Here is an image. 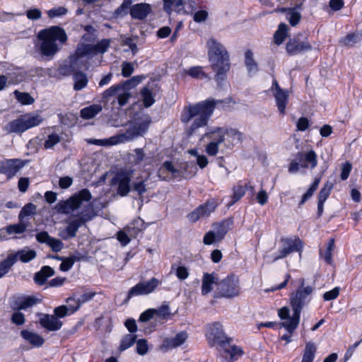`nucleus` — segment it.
<instances>
[{
    "label": "nucleus",
    "mask_w": 362,
    "mask_h": 362,
    "mask_svg": "<svg viewBox=\"0 0 362 362\" xmlns=\"http://www.w3.org/2000/svg\"><path fill=\"white\" fill-rule=\"evenodd\" d=\"M131 96V93H129V91H127V90H121V92L119 93L117 98V101L119 106L122 107L128 103Z\"/></svg>",
    "instance_id": "nucleus-61"
},
{
    "label": "nucleus",
    "mask_w": 362,
    "mask_h": 362,
    "mask_svg": "<svg viewBox=\"0 0 362 362\" xmlns=\"http://www.w3.org/2000/svg\"><path fill=\"white\" fill-rule=\"evenodd\" d=\"M81 226V223L78 221H72L69 225L59 232V236L63 240H69L76 236V233Z\"/></svg>",
    "instance_id": "nucleus-31"
},
{
    "label": "nucleus",
    "mask_w": 362,
    "mask_h": 362,
    "mask_svg": "<svg viewBox=\"0 0 362 362\" xmlns=\"http://www.w3.org/2000/svg\"><path fill=\"white\" fill-rule=\"evenodd\" d=\"M300 168L311 169L315 168L317 165V154L313 150L307 153L298 152L297 154Z\"/></svg>",
    "instance_id": "nucleus-24"
},
{
    "label": "nucleus",
    "mask_w": 362,
    "mask_h": 362,
    "mask_svg": "<svg viewBox=\"0 0 362 362\" xmlns=\"http://www.w3.org/2000/svg\"><path fill=\"white\" fill-rule=\"evenodd\" d=\"M61 141L60 136L57 134H49L44 143V147L46 149H50L53 148L56 144L59 143Z\"/></svg>",
    "instance_id": "nucleus-59"
},
{
    "label": "nucleus",
    "mask_w": 362,
    "mask_h": 362,
    "mask_svg": "<svg viewBox=\"0 0 362 362\" xmlns=\"http://www.w3.org/2000/svg\"><path fill=\"white\" fill-rule=\"evenodd\" d=\"M206 336L209 340L213 341L214 343L221 346L229 344L231 341V338L228 337L224 333L223 325L218 322L207 325Z\"/></svg>",
    "instance_id": "nucleus-12"
},
{
    "label": "nucleus",
    "mask_w": 362,
    "mask_h": 362,
    "mask_svg": "<svg viewBox=\"0 0 362 362\" xmlns=\"http://www.w3.org/2000/svg\"><path fill=\"white\" fill-rule=\"evenodd\" d=\"M206 47L211 67L216 72L215 80L220 82L230 69L229 53L223 44L213 37L207 40Z\"/></svg>",
    "instance_id": "nucleus-2"
},
{
    "label": "nucleus",
    "mask_w": 362,
    "mask_h": 362,
    "mask_svg": "<svg viewBox=\"0 0 362 362\" xmlns=\"http://www.w3.org/2000/svg\"><path fill=\"white\" fill-rule=\"evenodd\" d=\"M226 136L232 146L237 145L242 142L243 134L236 129L230 128L225 129Z\"/></svg>",
    "instance_id": "nucleus-36"
},
{
    "label": "nucleus",
    "mask_w": 362,
    "mask_h": 362,
    "mask_svg": "<svg viewBox=\"0 0 362 362\" xmlns=\"http://www.w3.org/2000/svg\"><path fill=\"white\" fill-rule=\"evenodd\" d=\"M13 93L18 101L23 105H31L34 103V99L28 93H21L18 90H15Z\"/></svg>",
    "instance_id": "nucleus-56"
},
{
    "label": "nucleus",
    "mask_w": 362,
    "mask_h": 362,
    "mask_svg": "<svg viewBox=\"0 0 362 362\" xmlns=\"http://www.w3.org/2000/svg\"><path fill=\"white\" fill-rule=\"evenodd\" d=\"M102 110V107L100 105H92L88 107H84L81 110V117L85 119L93 118Z\"/></svg>",
    "instance_id": "nucleus-33"
},
{
    "label": "nucleus",
    "mask_w": 362,
    "mask_h": 362,
    "mask_svg": "<svg viewBox=\"0 0 362 362\" xmlns=\"http://www.w3.org/2000/svg\"><path fill=\"white\" fill-rule=\"evenodd\" d=\"M361 40L358 35L355 33H349L344 37L339 40V43L344 47H351Z\"/></svg>",
    "instance_id": "nucleus-45"
},
{
    "label": "nucleus",
    "mask_w": 362,
    "mask_h": 362,
    "mask_svg": "<svg viewBox=\"0 0 362 362\" xmlns=\"http://www.w3.org/2000/svg\"><path fill=\"white\" fill-rule=\"evenodd\" d=\"M78 216L81 219V221L83 223L87 222L91 220L95 216V213L93 209V206L88 204L86 206V210L81 211Z\"/></svg>",
    "instance_id": "nucleus-57"
},
{
    "label": "nucleus",
    "mask_w": 362,
    "mask_h": 362,
    "mask_svg": "<svg viewBox=\"0 0 362 362\" xmlns=\"http://www.w3.org/2000/svg\"><path fill=\"white\" fill-rule=\"evenodd\" d=\"M110 42L111 41L109 39H103L95 45L81 43L78 52L88 53L93 57L96 54L106 52L110 45Z\"/></svg>",
    "instance_id": "nucleus-18"
},
{
    "label": "nucleus",
    "mask_w": 362,
    "mask_h": 362,
    "mask_svg": "<svg viewBox=\"0 0 362 362\" xmlns=\"http://www.w3.org/2000/svg\"><path fill=\"white\" fill-rule=\"evenodd\" d=\"M281 243H283V247L279 250L278 255L274 257V262L283 259L292 252H300L303 245L302 241L298 238L295 239H282Z\"/></svg>",
    "instance_id": "nucleus-15"
},
{
    "label": "nucleus",
    "mask_w": 362,
    "mask_h": 362,
    "mask_svg": "<svg viewBox=\"0 0 362 362\" xmlns=\"http://www.w3.org/2000/svg\"><path fill=\"white\" fill-rule=\"evenodd\" d=\"M233 220L231 218H227L221 221L219 223L213 224L214 232L216 234L217 240H222L228 231L230 230V226L233 224Z\"/></svg>",
    "instance_id": "nucleus-30"
},
{
    "label": "nucleus",
    "mask_w": 362,
    "mask_h": 362,
    "mask_svg": "<svg viewBox=\"0 0 362 362\" xmlns=\"http://www.w3.org/2000/svg\"><path fill=\"white\" fill-rule=\"evenodd\" d=\"M221 103V100L208 98L206 100L185 107L180 119L185 124L192 121L187 130L188 135L192 136L199 128L206 126L213 115L216 105Z\"/></svg>",
    "instance_id": "nucleus-1"
},
{
    "label": "nucleus",
    "mask_w": 362,
    "mask_h": 362,
    "mask_svg": "<svg viewBox=\"0 0 362 362\" xmlns=\"http://www.w3.org/2000/svg\"><path fill=\"white\" fill-rule=\"evenodd\" d=\"M42 300L35 296L18 295L13 296L9 301L14 310H27L41 303Z\"/></svg>",
    "instance_id": "nucleus-13"
},
{
    "label": "nucleus",
    "mask_w": 362,
    "mask_h": 362,
    "mask_svg": "<svg viewBox=\"0 0 362 362\" xmlns=\"http://www.w3.org/2000/svg\"><path fill=\"white\" fill-rule=\"evenodd\" d=\"M136 352L138 354L144 356L146 354L148 351V341L145 339H141L139 340H136Z\"/></svg>",
    "instance_id": "nucleus-60"
},
{
    "label": "nucleus",
    "mask_w": 362,
    "mask_h": 362,
    "mask_svg": "<svg viewBox=\"0 0 362 362\" xmlns=\"http://www.w3.org/2000/svg\"><path fill=\"white\" fill-rule=\"evenodd\" d=\"M240 280L235 274L228 275L217 284L216 296L218 298H233L240 293Z\"/></svg>",
    "instance_id": "nucleus-8"
},
{
    "label": "nucleus",
    "mask_w": 362,
    "mask_h": 362,
    "mask_svg": "<svg viewBox=\"0 0 362 362\" xmlns=\"http://www.w3.org/2000/svg\"><path fill=\"white\" fill-rule=\"evenodd\" d=\"M160 284V281L155 277L146 281H140L129 289L127 299L133 296L148 295L153 292Z\"/></svg>",
    "instance_id": "nucleus-10"
},
{
    "label": "nucleus",
    "mask_w": 362,
    "mask_h": 362,
    "mask_svg": "<svg viewBox=\"0 0 362 362\" xmlns=\"http://www.w3.org/2000/svg\"><path fill=\"white\" fill-rule=\"evenodd\" d=\"M35 238L38 243L46 244L54 252H60L64 247V243L59 239L51 237L46 231L37 233Z\"/></svg>",
    "instance_id": "nucleus-19"
},
{
    "label": "nucleus",
    "mask_w": 362,
    "mask_h": 362,
    "mask_svg": "<svg viewBox=\"0 0 362 362\" xmlns=\"http://www.w3.org/2000/svg\"><path fill=\"white\" fill-rule=\"evenodd\" d=\"M334 247V240L333 238L329 240L327 248L325 252L320 250V256L324 259L327 264H331L332 263V251Z\"/></svg>",
    "instance_id": "nucleus-41"
},
{
    "label": "nucleus",
    "mask_w": 362,
    "mask_h": 362,
    "mask_svg": "<svg viewBox=\"0 0 362 362\" xmlns=\"http://www.w3.org/2000/svg\"><path fill=\"white\" fill-rule=\"evenodd\" d=\"M91 194L87 189H83L74 196L70 197L63 204L59 203V210L62 212L69 213V211L78 209L82 205L83 202H89L91 199Z\"/></svg>",
    "instance_id": "nucleus-9"
},
{
    "label": "nucleus",
    "mask_w": 362,
    "mask_h": 362,
    "mask_svg": "<svg viewBox=\"0 0 362 362\" xmlns=\"http://www.w3.org/2000/svg\"><path fill=\"white\" fill-rule=\"evenodd\" d=\"M95 296V292H86L82 294L77 300H75L73 297H69L66 299V303H69L71 301H74V304L70 303L71 314L77 311L82 304L90 300Z\"/></svg>",
    "instance_id": "nucleus-27"
},
{
    "label": "nucleus",
    "mask_w": 362,
    "mask_h": 362,
    "mask_svg": "<svg viewBox=\"0 0 362 362\" xmlns=\"http://www.w3.org/2000/svg\"><path fill=\"white\" fill-rule=\"evenodd\" d=\"M313 291V288L310 286H307L305 288H298L295 293L291 294L290 300L293 314L290 322L284 324L285 328L290 334H292L297 328L300 322L301 310L310 302Z\"/></svg>",
    "instance_id": "nucleus-4"
},
{
    "label": "nucleus",
    "mask_w": 362,
    "mask_h": 362,
    "mask_svg": "<svg viewBox=\"0 0 362 362\" xmlns=\"http://www.w3.org/2000/svg\"><path fill=\"white\" fill-rule=\"evenodd\" d=\"M273 92L276 105L281 115H286V106L288 103L289 93L288 90L281 88L277 81L274 79L270 89Z\"/></svg>",
    "instance_id": "nucleus-11"
},
{
    "label": "nucleus",
    "mask_w": 362,
    "mask_h": 362,
    "mask_svg": "<svg viewBox=\"0 0 362 362\" xmlns=\"http://www.w3.org/2000/svg\"><path fill=\"white\" fill-rule=\"evenodd\" d=\"M55 272L49 266H43L40 270L35 274L33 280L39 286L44 285L49 277L54 276Z\"/></svg>",
    "instance_id": "nucleus-28"
},
{
    "label": "nucleus",
    "mask_w": 362,
    "mask_h": 362,
    "mask_svg": "<svg viewBox=\"0 0 362 362\" xmlns=\"http://www.w3.org/2000/svg\"><path fill=\"white\" fill-rule=\"evenodd\" d=\"M36 213V206L32 203L25 204L21 210L18 219L20 221H23L26 216L34 215Z\"/></svg>",
    "instance_id": "nucleus-48"
},
{
    "label": "nucleus",
    "mask_w": 362,
    "mask_h": 362,
    "mask_svg": "<svg viewBox=\"0 0 362 362\" xmlns=\"http://www.w3.org/2000/svg\"><path fill=\"white\" fill-rule=\"evenodd\" d=\"M143 78V76H136L119 84L121 86L122 90H127V91H129V90L138 86L141 82Z\"/></svg>",
    "instance_id": "nucleus-43"
},
{
    "label": "nucleus",
    "mask_w": 362,
    "mask_h": 362,
    "mask_svg": "<svg viewBox=\"0 0 362 362\" xmlns=\"http://www.w3.org/2000/svg\"><path fill=\"white\" fill-rule=\"evenodd\" d=\"M37 38L41 40L39 45L41 54L43 56L52 57L59 49L56 41L64 43L67 40V35L63 28L59 26H52L40 30L37 34Z\"/></svg>",
    "instance_id": "nucleus-3"
},
{
    "label": "nucleus",
    "mask_w": 362,
    "mask_h": 362,
    "mask_svg": "<svg viewBox=\"0 0 362 362\" xmlns=\"http://www.w3.org/2000/svg\"><path fill=\"white\" fill-rule=\"evenodd\" d=\"M136 340V335L135 334H126L124 335L120 341L119 347V351H124V350L131 347Z\"/></svg>",
    "instance_id": "nucleus-47"
},
{
    "label": "nucleus",
    "mask_w": 362,
    "mask_h": 362,
    "mask_svg": "<svg viewBox=\"0 0 362 362\" xmlns=\"http://www.w3.org/2000/svg\"><path fill=\"white\" fill-rule=\"evenodd\" d=\"M334 187L333 182L330 181H327L325 184L324 187L320 189L319 195H318V202H325L327 198L329 197L331 191Z\"/></svg>",
    "instance_id": "nucleus-49"
},
{
    "label": "nucleus",
    "mask_w": 362,
    "mask_h": 362,
    "mask_svg": "<svg viewBox=\"0 0 362 362\" xmlns=\"http://www.w3.org/2000/svg\"><path fill=\"white\" fill-rule=\"evenodd\" d=\"M300 13L298 12L295 8H292L291 9L288 10V13H286V19L288 21L291 26H296L298 25L300 21Z\"/></svg>",
    "instance_id": "nucleus-52"
},
{
    "label": "nucleus",
    "mask_w": 362,
    "mask_h": 362,
    "mask_svg": "<svg viewBox=\"0 0 362 362\" xmlns=\"http://www.w3.org/2000/svg\"><path fill=\"white\" fill-rule=\"evenodd\" d=\"M71 312L70 304L69 307L66 305H60L54 309V315L58 319V317H64L69 315V312Z\"/></svg>",
    "instance_id": "nucleus-63"
},
{
    "label": "nucleus",
    "mask_w": 362,
    "mask_h": 362,
    "mask_svg": "<svg viewBox=\"0 0 362 362\" xmlns=\"http://www.w3.org/2000/svg\"><path fill=\"white\" fill-rule=\"evenodd\" d=\"M187 337L188 335L186 332H178L175 337L165 338L159 349L160 351L166 352L170 349H173L183 344Z\"/></svg>",
    "instance_id": "nucleus-21"
},
{
    "label": "nucleus",
    "mask_w": 362,
    "mask_h": 362,
    "mask_svg": "<svg viewBox=\"0 0 362 362\" xmlns=\"http://www.w3.org/2000/svg\"><path fill=\"white\" fill-rule=\"evenodd\" d=\"M81 43L78 44L74 54L69 57L60 67V72L64 75H71L79 70H88L89 69L88 60L92 57L88 53L78 52Z\"/></svg>",
    "instance_id": "nucleus-7"
},
{
    "label": "nucleus",
    "mask_w": 362,
    "mask_h": 362,
    "mask_svg": "<svg viewBox=\"0 0 362 362\" xmlns=\"http://www.w3.org/2000/svg\"><path fill=\"white\" fill-rule=\"evenodd\" d=\"M187 74L190 76L196 78H209L208 74L203 71L202 66L191 67L187 71Z\"/></svg>",
    "instance_id": "nucleus-58"
},
{
    "label": "nucleus",
    "mask_w": 362,
    "mask_h": 362,
    "mask_svg": "<svg viewBox=\"0 0 362 362\" xmlns=\"http://www.w3.org/2000/svg\"><path fill=\"white\" fill-rule=\"evenodd\" d=\"M144 105L146 107H151L155 102L152 91L148 87H144L141 90Z\"/></svg>",
    "instance_id": "nucleus-46"
},
{
    "label": "nucleus",
    "mask_w": 362,
    "mask_h": 362,
    "mask_svg": "<svg viewBox=\"0 0 362 362\" xmlns=\"http://www.w3.org/2000/svg\"><path fill=\"white\" fill-rule=\"evenodd\" d=\"M183 5V0H163V10L170 14L173 8L180 9Z\"/></svg>",
    "instance_id": "nucleus-51"
},
{
    "label": "nucleus",
    "mask_w": 362,
    "mask_h": 362,
    "mask_svg": "<svg viewBox=\"0 0 362 362\" xmlns=\"http://www.w3.org/2000/svg\"><path fill=\"white\" fill-rule=\"evenodd\" d=\"M53 258L62 260V262L61 263V264L59 266V269L62 272L69 271L73 267V265L75 262V258L74 257H69L63 259L62 257H61L59 256H54Z\"/></svg>",
    "instance_id": "nucleus-55"
},
{
    "label": "nucleus",
    "mask_w": 362,
    "mask_h": 362,
    "mask_svg": "<svg viewBox=\"0 0 362 362\" xmlns=\"http://www.w3.org/2000/svg\"><path fill=\"white\" fill-rule=\"evenodd\" d=\"M39 323L48 331H57L61 329L63 323L54 315L40 314Z\"/></svg>",
    "instance_id": "nucleus-23"
},
{
    "label": "nucleus",
    "mask_w": 362,
    "mask_h": 362,
    "mask_svg": "<svg viewBox=\"0 0 362 362\" xmlns=\"http://www.w3.org/2000/svg\"><path fill=\"white\" fill-rule=\"evenodd\" d=\"M121 66L122 75L125 78L129 77L134 71V64L131 62H124Z\"/></svg>",
    "instance_id": "nucleus-64"
},
{
    "label": "nucleus",
    "mask_w": 362,
    "mask_h": 362,
    "mask_svg": "<svg viewBox=\"0 0 362 362\" xmlns=\"http://www.w3.org/2000/svg\"><path fill=\"white\" fill-rule=\"evenodd\" d=\"M217 274L215 273H204L202 280V294L206 296L209 294L213 289V285L218 284Z\"/></svg>",
    "instance_id": "nucleus-25"
},
{
    "label": "nucleus",
    "mask_w": 362,
    "mask_h": 362,
    "mask_svg": "<svg viewBox=\"0 0 362 362\" xmlns=\"http://www.w3.org/2000/svg\"><path fill=\"white\" fill-rule=\"evenodd\" d=\"M288 30V27L286 23H281L279 25L278 29L274 35V42L276 45H279L284 41L287 36Z\"/></svg>",
    "instance_id": "nucleus-37"
},
{
    "label": "nucleus",
    "mask_w": 362,
    "mask_h": 362,
    "mask_svg": "<svg viewBox=\"0 0 362 362\" xmlns=\"http://www.w3.org/2000/svg\"><path fill=\"white\" fill-rule=\"evenodd\" d=\"M21 336L34 347H40L45 342V339L40 334L27 329L22 330Z\"/></svg>",
    "instance_id": "nucleus-29"
},
{
    "label": "nucleus",
    "mask_w": 362,
    "mask_h": 362,
    "mask_svg": "<svg viewBox=\"0 0 362 362\" xmlns=\"http://www.w3.org/2000/svg\"><path fill=\"white\" fill-rule=\"evenodd\" d=\"M122 88L119 84L114 85L105 90L103 93V102L105 103H108L112 97L118 95L119 93L121 92Z\"/></svg>",
    "instance_id": "nucleus-42"
},
{
    "label": "nucleus",
    "mask_w": 362,
    "mask_h": 362,
    "mask_svg": "<svg viewBox=\"0 0 362 362\" xmlns=\"http://www.w3.org/2000/svg\"><path fill=\"white\" fill-rule=\"evenodd\" d=\"M153 310L154 315H156L158 319L165 320L168 318L170 315V307L166 303H164L158 308Z\"/></svg>",
    "instance_id": "nucleus-54"
},
{
    "label": "nucleus",
    "mask_w": 362,
    "mask_h": 362,
    "mask_svg": "<svg viewBox=\"0 0 362 362\" xmlns=\"http://www.w3.org/2000/svg\"><path fill=\"white\" fill-rule=\"evenodd\" d=\"M286 49L289 55H296L311 50L312 45L308 40H301L298 37H296L289 40L286 44Z\"/></svg>",
    "instance_id": "nucleus-17"
},
{
    "label": "nucleus",
    "mask_w": 362,
    "mask_h": 362,
    "mask_svg": "<svg viewBox=\"0 0 362 362\" xmlns=\"http://www.w3.org/2000/svg\"><path fill=\"white\" fill-rule=\"evenodd\" d=\"M67 12L68 11L65 7L59 6L49 10L47 12V15L49 18H53L64 16L66 14Z\"/></svg>",
    "instance_id": "nucleus-62"
},
{
    "label": "nucleus",
    "mask_w": 362,
    "mask_h": 362,
    "mask_svg": "<svg viewBox=\"0 0 362 362\" xmlns=\"http://www.w3.org/2000/svg\"><path fill=\"white\" fill-rule=\"evenodd\" d=\"M114 180L118 185L117 193L122 197L127 195L131 189V173L128 172L120 171L116 174Z\"/></svg>",
    "instance_id": "nucleus-20"
},
{
    "label": "nucleus",
    "mask_w": 362,
    "mask_h": 362,
    "mask_svg": "<svg viewBox=\"0 0 362 362\" xmlns=\"http://www.w3.org/2000/svg\"><path fill=\"white\" fill-rule=\"evenodd\" d=\"M42 122L43 118L41 115L35 113H27L9 122L4 127V130L7 134H21L29 129L40 125Z\"/></svg>",
    "instance_id": "nucleus-6"
},
{
    "label": "nucleus",
    "mask_w": 362,
    "mask_h": 362,
    "mask_svg": "<svg viewBox=\"0 0 362 362\" xmlns=\"http://www.w3.org/2000/svg\"><path fill=\"white\" fill-rule=\"evenodd\" d=\"M216 204L213 201H207L204 204L199 206L193 211L187 215L189 221L194 223L202 218L209 216L215 211Z\"/></svg>",
    "instance_id": "nucleus-16"
},
{
    "label": "nucleus",
    "mask_w": 362,
    "mask_h": 362,
    "mask_svg": "<svg viewBox=\"0 0 362 362\" xmlns=\"http://www.w3.org/2000/svg\"><path fill=\"white\" fill-rule=\"evenodd\" d=\"M151 119L146 117L136 122L134 125L129 127L124 133L110 137L108 140L90 139L88 143L96 145L109 144L111 145L124 143L146 133L148 129Z\"/></svg>",
    "instance_id": "nucleus-5"
},
{
    "label": "nucleus",
    "mask_w": 362,
    "mask_h": 362,
    "mask_svg": "<svg viewBox=\"0 0 362 362\" xmlns=\"http://www.w3.org/2000/svg\"><path fill=\"white\" fill-rule=\"evenodd\" d=\"M132 0H124L122 4L115 11L114 16L116 18H122L125 16L129 10L130 11Z\"/></svg>",
    "instance_id": "nucleus-50"
},
{
    "label": "nucleus",
    "mask_w": 362,
    "mask_h": 362,
    "mask_svg": "<svg viewBox=\"0 0 362 362\" xmlns=\"http://www.w3.org/2000/svg\"><path fill=\"white\" fill-rule=\"evenodd\" d=\"M152 11L151 6L146 3H139L131 6L129 14L133 19L144 20Z\"/></svg>",
    "instance_id": "nucleus-22"
},
{
    "label": "nucleus",
    "mask_w": 362,
    "mask_h": 362,
    "mask_svg": "<svg viewBox=\"0 0 362 362\" xmlns=\"http://www.w3.org/2000/svg\"><path fill=\"white\" fill-rule=\"evenodd\" d=\"M9 256L15 257L16 261L19 259L23 263L29 262L36 257L37 253L33 250H29L27 248L22 249L18 251L15 254H9Z\"/></svg>",
    "instance_id": "nucleus-32"
},
{
    "label": "nucleus",
    "mask_w": 362,
    "mask_h": 362,
    "mask_svg": "<svg viewBox=\"0 0 362 362\" xmlns=\"http://www.w3.org/2000/svg\"><path fill=\"white\" fill-rule=\"evenodd\" d=\"M245 187L238 185L233 187V194L232 196V202L228 204V207L233 205L236 202L240 200L245 194Z\"/></svg>",
    "instance_id": "nucleus-53"
},
{
    "label": "nucleus",
    "mask_w": 362,
    "mask_h": 362,
    "mask_svg": "<svg viewBox=\"0 0 362 362\" xmlns=\"http://www.w3.org/2000/svg\"><path fill=\"white\" fill-rule=\"evenodd\" d=\"M74 89L75 90H81L84 88L88 81L86 74L81 71L74 73Z\"/></svg>",
    "instance_id": "nucleus-34"
},
{
    "label": "nucleus",
    "mask_w": 362,
    "mask_h": 362,
    "mask_svg": "<svg viewBox=\"0 0 362 362\" xmlns=\"http://www.w3.org/2000/svg\"><path fill=\"white\" fill-rule=\"evenodd\" d=\"M25 165V162L21 159L11 158L0 161V173L6 175L7 179L13 177Z\"/></svg>",
    "instance_id": "nucleus-14"
},
{
    "label": "nucleus",
    "mask_w": 362,
    "mask_h": 362,
    "mask_svg": "<svg viewBox=\"0 0 362 362\" xmlns=\"http://www.w3.org/2000/svg\"><path fill=\"white\" fill-rule=\"evenodd\" d=\"M8 78L7 82L8 84H18L25 79V74L19 68L15 69L12 72L8 73L5 75Z\"/></svg>",
    "instance_id": "nucleus-35"
},
{
    "label": "nucleus",
    "mask_w": 362,
    "mask_h": 362,
    "mask_svg": "<svg viewBox=\"0 0 362 362\" xmlns=\"http://www.w3.org/2000/svg\"><path fill=\"white\" fill-rule=\"evenodd\" d=\"M16 262V257L9 255L1 261L0 262V278L6 275Z\"/></svg>",
    "instance_id": "nucleus-38"
},
{
    "label": "nucleus",
    "mask_w": 362,
    "mask_h": 362,
    "mask_svg": "<svg viewBox=\"0 0 362 362\" xmlns=\"http://www.w3.org/2000/svg\"><path fill=\"white\" fill-rule=\"evenodd\" d=\"M27 228V224L23 221H20L18 223L11 224L6 227V231L8 235L12 234H22Z\"/></svg>",
    "instance_id": "nucleus-44"
},
{
    "label": "nucleus",
    "mask_w": 362,
    "mask_h": 362,
    "mask_svg": "<svg viewBox=\"0 0 362 362\" xmlns=\"http://www.w3.org/2000/svg\"><path fill=\"white\" fill-rule=\"evenodd\" d=\"M226 136L225 129L222 127H212L203 135L202 139H209L211 142L221 144L224 141Z\"/></svg>",
    "instance_id": "nucleus-26"
},
{
    "label": "nucleus",
    "mask_w": 362,
    "mask_h": 362,
    "mask_svg": "<svg viewBox=\"0 0 362 362\" xmlns=\"http://www.w3.org/2000/svg\"><path fill=\"white\" fill-rule=\"evenodd\" d=\"M316 352V347L313 342H308L305 345L301 362H313Z\"/></svg>",
    "instance_id": "nucleus-40"
},
{
    "label": "nucleus",
    "mask_w": 362,
    "mask_h": 362,
    "mask_svg": "<svg viewBox=\"0 0 362 362\" xmlns=\"http://www.w3.org/2000/svg\"><path fill=\"white\" fill-rule=\"evenodd\" d=\"M245 64L249 72L256 73L258 71V65L253 57V53L248 49L245 54Z\"/></svg>",
    "instance_id": "nucleus-39"
}]
</instances>
